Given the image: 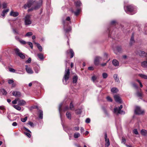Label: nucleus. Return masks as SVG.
<instances>
[{
  "mask_svg": "<svg viewBox=\"0 0 147 147\" xmlns=\"http://www.w3.org/2000/svg\"><path fill=\"white\" fill-rule=\"evenodd\" d=\"M42 0L38 1L36 0H27V2L24 5L23 8L30 9H37L40 8L42 4Z\"/></svg>",
  "mask_w": 147,
  "mask_h": 147,
  "instance_id": "obj_1",
  "label": "nucleus"
},
{
  "mask_svg": "<svg viewBox=\"0 0 147 147\" xmlns=\"http://www.w3.org/2000/svg\"><path fill=\"white\" fill-rule=\"evenodd\" d=\"M64 28L66 32H68L71 30L70 26L68 25L71 23V19L69 17H67L65 20H63Z\"/></svg>",
  "mask_w": 147,
  "mask_h": 147,
  "instance_id": "obj_2",
  "label": "nucleus"
},
{
  "mask_svg": "<svg viewBox=\"0 0 147 147\" xmlns=\"http://www.w3.org/2000/svg\"><path fill=\"white\" fill-rule=\"evenodd\" d=\"M66 62L67 63V61H66ZM67 63H66V67H67ZM70 75V71L69 68L67 69L66 68L65 72L62 81L63 83L64 84H67L68 82L67 81L68 80Z\"/></svg>",
  "mask_w": 147,
  "mask_h": 147,
  "instance_id": "obj_3",
  "label": "nucleus"
},
{
  "mask_svg": "<svg viewBox=\"0 0 147 147\" xmlns=\"http://www.w3.org/2000/svg\"><path fill=\"white\" fill-rule=\"evenodd\" d=\"M123 108L122 105H121L120 106L118 109L117 107L115 108L114 109L113 112L116 114H124L125 112L121 110V109Z\"/></svg>",
  "mask_w": 147,
  "mask_h": 147,
  "instance_id": "obj_4",
  "label": "nucleus"
},
{
  "mask_svg": "<svg viewBox=\"0 0 147 147\" xmlns=\"http://www.w3.org/2000/svg\"><path fill=\"white\" fill-rule=\"evenodd\" d=\"M30 18L31 15H27L25 17L24 20L25 24L26 26L29 25L32 23V21Z\"/></svg>",
  "mask_w": 147,
  "mask_h": 147,
  "instance_id": "obj_5",
  "label": "nucleus"
},
{
  "mask_svg": "<svg viewBox=\"0 0 147 147\" xmlns=\"http://www.w3.org/2000/svg\"><path fill=\"white\" fill-rule=\"evenodd\" d=\"M134 112L135 114L140 115L143 114L144 111V110H142L139 107L136 106L135 107Z\"/></svg>",
  "mask_w": 147,
  "mask_h": 147,
  "instance_id": "obj_6",
  "label": "nucleus"
},
{
  "mask_svg": "<svg viewBox=\"0 0 147 147\" xmlns=\"http://www.w3.org/2000/svg\"><path fill=\"white\" fill-rule=\"evenodd\" d=\"M14 51L16 54L19 56L21 58L23 59L25 58V56L24 54L20 52L18 49L16 48L15 49Z\"/></svg>",
  "mask_w": 147,
  "mask_h": 147,
  "instance_id": "obj_7",
  "label": "nucleus"
},
{
  "mask_svg": "<svg viewBox=\"0 0 147 147\" xmlns=\"http://www.w3.org/2000/svg\"><path fill=\"white\" fill-rule=\"evenodd\" d=\"M105 147H108L110 145V142L109 138H107V134L106 132L105 133Z\"/></svg>",
  "mask_w": 147,
  "mask_h": 147,
  "instance_id": "obj_8",
  "label": "nucleus"
},
{
  "mask_svg": "<svg viewBox=\"0 0 147 147\" xmlns=\"http://www.w3.org/2000/svg\"><path fill=\"white\" fill-rule=\"evenodd\" d=\"M101 58L98 56L96 57L94 60V64L96 65H98L100 61L101 60Z\"/></svg>",
  "mask_w": 147,
  "mask_h": 147,
  "instance_id": "obj_9",
  "label": "nucleus"
},
{
  "mask_svg": "<svg viewBox=\"0 0 147 147\" xmlns=\"http://www.w3.org/2000/svg\"><path fill=\"white\" fill-rule=\"evenodd\" d=\"M12 95L16 97H19L21 96V93L18 91H13L12 93Z\"/></svg>",
  "mask_w": 147,
  "mask_h": 147,
  "instance_id": "obj_10",
  "label": "nucleus"
},
{
  "mask_svg": "<svg viewBox=\"0 0 147 147\" xmlns=\"http://www.w3.org/2000/svg\"><path fill=\"white\" fill-rule=\"evenodd\" d=\"M125 12L129 15H133L136 12L135 10H125Z\"/></svg>",
  "mask_w": 147,
  "mask_h": 147,
  "instance_id": "obj_11",
  "label": "nucleus"
},
{
  "mask_svg": "<svg viewBox=\"0 0 147 147\" xmlns=\"http://www.w3.org/2000/svg\"><path fill=\"white\" fill-rule=\"evenodd\" d=\"M26 70L27 72L29 74H32L33 73V71L30 67H28L27 65L26 66Z\"/></svg>",
  "mask_w": 147,
  "mask_h": 147,
  "instance_id": "obj_12",
  "label": "nucleus"
},
{
  "mask_svg": "<svg viewBox=\"0 0 147 147\" xmlns=\"http://www.w3.org/2000/svg\"><path fill=\"white\" fill-rule=\"evenodd\" d=\"M114 98L116 102L121 103V100L120 97L118 95H116L114 96Z\"/></svg>",
  "mask_w": 147,
  "mask_h": 147,
  "instance_id": "obj_13",
  "label": "nucleus"
},
{
  "mask_svg": "<svg viewBox=\"0 0 147 147\" xmlns=\"http://www.w3.org/2000/svg\"><path fill=\"white\" fill-rule=\"evenodd\" d=\"M74 3L77 7H79L82 5V3L79 0L75 1Z\"/></svg>",
  "mask_w": 147,
  "mask_h": 147,
  "instance_id": "obj_14",
  "label": "nucleus"
},
{
  "mask_svg": "<svg viewBox=\"0 0 147 147\" xmlns=\"http://www.w3.org/2000/svg\"><path fill=\"white\" fill-rule=\"evenodd\" d=\"M11 16H13V17H16L18 16L19 15V13L17 12H14L13 11H11L10 13Z\"/></svg>",
  "mask_w": 147,
  "mask_h": 147,
  "instance_id": "obj_15",
  "label": "nucleus"
},
{
  "mask_svg": "<svg viewBox=\"0 0 147 147\" xmlns=\"http://www.w3.org/2000/svg\"><path fill=\"white\" fill-rule=\"evenodd\" d=\"M142 135L144 136H147V130L144 129H142L140 131Z\"/></svg>",
  "mask_w": 147,
  "mask_h": 147,
  "instance_id": "obj_16",
  "label": "nucleus"
},
{
  "mask_svg": "<svg viewBox=\"0 0 147 147\" xmlns=\"http://www.w3.org/2000/svg\"><path fill=\"white\" fill-rule=\"evenodd\" d=\"M26 104V102L23 100H20L18 102V104L20 106L24 105Z\"/></svg>",
  "mask_w": 147,
  "mask_h": 147,
  "instance_id": "obj_17",
  "label": "nucleus"
},
{
  "mask_svg": "<svg viewBox=\"0 0 147 147\" xmlns=\"http://www.w3.org/2000/svg\"><path fill=\"white\" fill-rule=\"evenodd\" d=\"M139 55L141 56H146L147 55V53L144 51H140L138 53Z\"/></svg>",
  "mask_w": 147,
  "mask_h": 147,
  "instance_id": "obj_18",
  "label": "nucleus"
},
{
  "mask_svg": "<svg viewBox=\"0 0 147 147\" xmlns=\"http://www.w3.org/2000/svg\"><path fill=\"white\" fill-rule=\"evenodd\" d=\"M112 63L113 65L115 66L119 65V63L117 60L115 59H113L112 61Z\"/></svg>",
  "mask_w": 147,
  "mask_h": 147,
  "instance_id": "obj_19",
  "label": "nucleus"
},
{
  "mask_svg": "<svg viewBox=\"0 0 147 147\" xmlns=\"http://www.w3.org/2000/svg\"><path fill=\"white\" fill-rule=\"evenodd\" d=\"M71 11L74 13V14L76 16H77L78 15L80 12V10H76V11H74V10H71Z\"/></svg>",
  "mask_w": 147,
  "mask_h": 147,
  "instance_id": "obj_20",
  "label": "nucleus"
},
{
  "mask_svg": "<svg viewBox=\"0 0 147 147\" xmlns=\"http://www.w3.org/2000/svg\"><path fill=\"white\" fill-rule=\"evenodd\" d=\"M78 79V77L77 76H75L73 78V83L74 84L76 83Z\"/></svg>",
  "mask_w": 147,
  "mask_h": 147,
  "instance_id": "obj_21",
  "label": "nucleus"
},
{
  "mask_svg": "<svg viewBox=\"0 0 147 147\" xmlns=\"http://www.w3.org/2000/svg\"><path fill=\"white\" fill-rule=\"evenodd\" d=\"M39 117L40 119H42L43 117V113L42 111L41 110H39Z\"/></svg>",
  "mask_w": 147,
  "mask_h": 147,
  "instance_id": "obj_22",
  "label": "nucleus"
},
{
  "mask_svg": "<svg viewBox=\"0 0 147 147\" xmlns=\"http://www.w3.org/2000/svg\"><path fill=\"white\" fill-rule=\"evenodd\" d=\"M134 42L135 40L134 39V34H133L131 36L130 39V44L131 45Z\"/></svg>",
  "mask_w": 147,
  "mask_h": 147,
  "instance_id": "obj_23",
  "label": "nucleus"
},
{
  "mask_svg": "<svg viewBox=\"0 0 147 147\" xmlns=\"http://www.w3.org/2000/svg\"><path fill=\"white\" fill-rule=\"evenodd\" d=\"M34 70L35 73H38L40 70V67L38 66L37 65L35 67Z\"/></svg>",
  "mask_w": 147,
  "mask_h": 147,
  "instance_id": "obj_24",
  "label": "nucleus"
},
{
  "mask_svg": "<svg viewBox=\"0 0 147 147\" xmlns=\"http://www.w3.org/2000/svg\"><path fill=\"white\" fill-rule=\"evenodd\" d=\"M66 115L67 118L69 119H71V115L70 113L68 112H67Z\"/></svg>",
  "mask_w": 147,
  "mask_h": 147,
  "instance_id": "obj_25",
  "label": "nucleus"
},
{
  "mask_svg": "<svg viewBox=\"0 0 147 147\" xmlns=\"http://www.w3.org/2000/svg\"><path fill=\"white\" fill-rule=\"evenodd\" d=\"M37 55L40 60H42L44 59V55L42 54L41 53H39Z\"/></svg>",
  "mask_w": 147,
  "mask_h": 147,
  "instance_id": "obj_26",
  "label": "nucleus"
},
{
  "mask_svg": "<svg viewBox=\"0 0 147 147\" xmlns=\"http://www.w3.org/2000/svg\"><path fill=\"white\" fill-rule=\"evenodd\" d=\"M113 77L116 82H119V81L118 78V76L117 74H114L113 76Z\"/></svg>",
  "mask_w": 147,
  "mask_h": 147,
  "instance_id": "obj_27",
  "label": "nucleus"
},
{
  "mask_svg": "<svg viewBox=\"0 0 147 147\" xmlns=\"http://www.w3.org/2000/svg\"><path fill=\"white\" fill-rule=\"evenodd\" d=\"M35 44L36 45V46L38 49L40 51H42V47L40 45L37 43H35Z\"/></svg>",
  "mask_w": 147,
  "mask_h": 147,
  "instance_id": "obj_28",
  "label": "nucleus"
},
{
  "mask_svg": "<svg viewBox=\"0 0 147 147\" xmlns=\"http://www.w3.org/2000/svg\"><path fill=\"white\" fill-rule=\"evenodd\" d=\"M118 91V89L116 88H113L111 89V91L113 93H116Z\"/></svg>",
  "mask_w": 147,
  "mask_h": 147,
  "instance_id": "obj_29",
  "label": "nucleus"
},
{
  "mask_svg": "<svg viewBox=\"0 0 147 147\" xmlns=\"http://www.w3.org/2000/svg\"><path fill=\"white\" fill-rule=\"evenodd\" d=\"M1 92L2 94L3 95H6L7 94L6 91L4 89H1Z\"/></svg>",
  "mask_w": 147,
  "mask_h": 147,
  "instance_id": "obj_30",
  "label": "nucleus"
},
{
  "mask_svg": "<svg viewBox=\"0 0 147 147\" xmlns=\"http://www.w3.org/2000/svg\"><path fill=\"white\" fill-rule=\"evenodd\" d=\"M138 75L144 79H147V76L142 74H139Z\"/></svg>",
  "mask_w": 147,
  "mask_h": 147,
  "instance_id": "obj_31",
  "label": "nucleus"
},
{
  "mask_svg": "<svg viewBox=\"0 0 147 147\" xmlns=\"http://www.w3.org/2000/svg\"><path fill=\"white\" fill-rule=\"evenodd\" d=\"M80 136V134L79 133H75L74 135V137L75 138H77Z\"/></svg>",
  "mask_w": 147,
  "mask_h": 147,
  "instance_id": "obj_32",
  "label": "nucleus"
},
{
  "mask_svg": "<svg viewBox=\"0 0 147 147\" xmlns=\"http://www.w3.org/2000/svg\"><path fill=\"white\" fill-rule=\"evenodd\" d=\"M142 66L144 67H147V61H144L142 63Z\"/></svg>",
  "mask_w": 147,
  "mask_h": 147,
  "instance_id": "obj_33",
  "label": "nucleus"
},
{
  "mask_svg": "<svg viewBox=\"0 0 147 147\" xmlns=\"http://www.w3.org/2000/svg\"><path fill=\"white\" fill-rule=\"evenodd\" d=\"M13 107H14V108H15V109H16L20 111L21 110V107L18 105H13Z\"/></svg>",
  "mask_w": 147,
  "mask_h": 147,
  "instance_id": "obj_34",
  "label": "nucleus"
},
{
  "mask_svg": "<svg viewBox=\"0 0 147 147\" xmlns=\"http://www.w3.org/2000/svg\"><path fill=\"white\" fill-rule=\"evenodd\" d=\"M9 10H4L2 14V16L4 17L5 15H6L7 12H8Z\"/></svg>",
  "mask_w": 147,
  "mask_h": 147,
  "instance_id": "obj_35",
  "label": "nucleus"
},
{
  "mask_svg": "<svg viewBox=\"0 0 147 147\" xmlns=\"http://www.w3.org/2000/svg\"><path fill=\"white\" fill-rule=\"evenodd\" d=\"M69 52H70V53L71 54V57H70V58H72L74 56V53L72 49H70L69 50Z\"/></svg>",
  "mask_w": 147,
  "mask_h": 147,
  "instance_id": "obj_36",
  "label": "nucleus"
},
{
  "mask_svg": "<svg viewBox=\"0 0 147 147\" xmlns=\"http://www.w3.org/2000/svg\"><path fill=\"white\" fill-rule=\"evenodd\" d=\"M127 9H133V6L132 5H128L126 6Z\"/></svg>",
  "mask_w": 147,
  "mask_h": 147,
  "instance_id": "obj_37",
  "label": "nucleus"
},
{
  "mask_svg": "<svg viewBox=\"0 0 147 147\" xmlns=\"http://www.w3.org/2000/svg\"><path fill=\"white\" fill-rule=\"evenodd\" d=\"M70 109L72 110L74 109V106L72 104V102H71L70 104L69 108Z\"/></svg>",
  "mask_w": 147,
  "mask_h": 147,
  "instance_id": "obj_38",
  "label": "nucleus"
},
{
  "mask_svg": "<svg viewBox=\"0 0 147 147\" xmlns=\"http://www.w3.org/2000/svg\"><path fill=\"white\" fill-rule=\"evenodd\" d=\"M82 113V110L81 109H78L76 110V113L77 114H80Z\"/></svg>",
  "mask_w": 147,
  "mask_h": 147,
  "instance_id": "obj_39",
  "label": "nucleus"
},
{
  "mask_svg": "<svg viewBox=\"0 0 147 147\" xmlns=\"http://www.w3.org/2000/svg\"><path fill=\"white\" fill-rule=\"evenodd\" d=\"M28 117H26L24 118H21V121L23 122H25L27 119Z\"/></svg>",
  "mask_w": 147,
  "mask_h": 147,
  "instance_id": "obj_40",
  "label": "nucleus"
},
{
  "mask_svg": "<svg viewBox=\"0 0 147 147\" xmlns=\"http://www.w3.org/2000/svg\"><path fill=\"white\" fill-rule=\"evenodd\" d=\"M32 32H29L26 34V35H25V36L29 37L30 36L32 35Z\"/></svg>",
  "mask_w": 147,
  "mask_h": 147,
  "instance_id": "obj_41",
  "label": "nucleus"
},
{
  "mask_svg": "<svg viewBox=\"0 0 147 147\" xmlns=\"http://www.w3.org/2000/svg\"><path fill=\"white\" fill-rule=\"evenodd\" d=\"M102 77L103 78L105 79L107 78L108 76L107 74L106 73H104L102 74Z\"/></svg>",
  "mask_w": 147,
  "mask_h": 147,
  "instance_id": "obj_42",
  "label": "nucleus"
},
{
  "mask_svg": "<svg viewBox=\"0 0 147 147\" xmlns=\"http://www.w3.org/2000/svg\"><path fill=\"white\" fill-rule=\"evenodd\" d=\"M0 109L2 111V113L3 114L5 111V109L4 107L3 106H0Z\"/></svg>",
  "mask_w": 147,
  "mask_h": 147,
  "instance_id": "obj_43",
  "label": "nucleus"
},
{
  "mask_svg": "<svg viewBox=\"0 0 147 147\" xmlns=\"http://www.w3.org/2000/svg\"><path fill=\"white\" fill-rule=\"evenodd\" d=\"M106 98L108 101L110 102H112V99L110 96H107Z\"/></svg>",
  "mask_w": 147,
  "mask_h": 147,
  "instance_id": "obj_44",
  "label": "nucleus"
},
{
  "mask_svg": "<svg viewBox=\"0 0 147 147\" xmlns=\"http://www.w3.org/2000/svg\"><path fill=\"white\" fill-rule=\"evenodd\" d=\"M14 82L13 80L11 79H9L8 80V83L9 84H12V83H14Z\"/></svg>",
  "mask_w": 147,
  "mask_h": 147,
  "instance_id": "obj_45",
  "label": "nucleus"
},
{
  "mask_svg": "<svg viewBox=\"0 0 147 147\" xmlns=\"http://www.w3.org/2000/svg\"><path fill=\"white\" fill-rule=\"evenodd\" d=\"M9 71L11 72L14 73L15 72V70L11 68H9Z\"/></svg>",
  "mask_w": 147,
  "mask_h": 147,
  "instance_id": "obj_46",
  "label": "nucleus"
},
{
  "mask_svg": "<svg viewBox=\"0 0 147 147\" xmlns=\"http://www.w3.org/2000/svg\"><path fill=\"white\" fill-rule=\"evenodd\" d=\"M133 133L135 134H136V135H137L138 134V132L137 131V129H134L133 130Z\"/></svg>",
  "mask_w": 147,
  "mask_h": 147,
  "instance_id": "obj_47",
  "label": "nucleus"
},
{
  "mask_svg": "<svg viewBox=\"0 0 147 147\" xmlns=\"http://www.w3.org/2000/svg\"><path fill=\"white\" fill-rule=\"evenodd\" d=\"M13 31L14 34H18L19 32L16 29H13Z\"/></svg>",
  "mask_w": 147,
  "mask_h": 147,
  "instance_id": "obj_48",
  "label": "nucleus"
},
{
  "mask_svg": "<svg viewBox=\"0 0 147 147\" xmlns=\"http://www.w3.org/2000/svg\"><path fill=\"white\" fill-rule=\"evenodd\" d=\"M96 78V77L95 76H93L92 77V80L94 82Z\"/></svg>",
  "mask_w": 147,
  "mask_h": 147,
  "instance_id": "obj_49",
  "label": "nucleus"
},
{
  "mask_svg": "<svg viewBox=\"0 0 147 147\" xmlns=\"http://www.w3.org/2000/svg\"><path fill=\"white\" fill-rule=\"evenodd\" d=\"M7 4L5 3H3L2 4V8L3 9H5L7 7Z\"/></svg>",
  "mask_w": 147,
  "mask_h": 147,
  "instance_id": "obj_50",
  "label": "nucleus"
},
{
  "mask_svg": "<svg viewBox=\"0 0 147 147\" xmlns=\"http://www.w3.org/2000/svg\"><path fill=\"white\" fill-rule=\"evenodd\" d=\"M31 61V59L30 58H29L26 61V63H30Z\"/></svg>",
  "mask_w": 147,
  "mask_h": 147,
  "instance_id": "obj_51",
  "label": "nucleus"
},
{
  "mask_svg": "<svg viewBox=\"0 0 147 147\" xmlns=\"http://www.w3.org/2000/svg\"><path fill=\"white\" fill-rule=\"evenodd\" d=\"M30 133H28L26 132H24L25 134L29 138H30L31 137V135Z\"/></svg>",
  "mask_w": 147,
  "mask_h": 147,
  "instance_id": "obj_52",
  "label": "nucleus"
},
{
  "mask_svg": "<svg viewBox=\"0 0 147 147\" xmlns=\"http://www.w3.org/2000/svg\"><path fill=\"white\" fill-rule=\"evenodd\" d=\"M28 124L32 127H33L34 126V124L32 122L29 121Z\"/></svg>",
  "mask_w": 147,
  "mask_h": 147,
  "instance_id": "obj_53",
  "label": "nucleus"
},
{
  "mask_svg": "<svg viewBox=\"0 0 147 147\" xmlns=\"http://www.w3.org/2000/svg\"><path fill=\"white\" fill-rule=\"evenodd\" d=\"M20 42L22 44L24 45L26 43V42L23 40H20Z\"/></svg>",
  "mask_w": 147,
  "mask_h": 147,
  "instance_id": "obj_54",
  "label": "nucleus"
},
{
  "mask_svg": "<svg viewBox=\"0 0 147 147\" xmlns=\"http://www.w3.org/2000/svg\"><path fill=\"white\" fill-rule=\"evenodd\" d=\"M62 105V103H61L59 105V109L60 113V112L61 110V108Z\"/></svg>",
  "mask_w": 147,
  "mask_h": 147,
  "instance_id": "obj_55",
  "label": "nucleus"
},
{
  "mask_svg": "<svg viewBox=\"0 0 147 147\" xmlns=\"http://www.w3.org/2000/svg\"><path fill=\"white\" fill-rule=\"evenodd\" d=\"M136 95L140 97H141L142 95V93H141L139 92H137Z\"/></svg>",
  "mask_w": 147,
  "mask_h": 147,
  "instance_id": "obj_56",
  "label": "nucleus"
},
{
  "mask_svg": "<svg viewBox=\"0 0 147 147\" xmlns=\"http://www.w3.org/2000/svg\"><path fill=\"white\" fill-rule=\"evenodd\" d=\"M28 43L29 45L30 46V47L31 48V49H32L33 48V45L32 44V42H28Z\"/></svg>",
  "mask_w": 147,
  "mask_h": 147,
  "instance_id": "obj_57",
  "label": "nucleus"
},
{
  "mask_svg": "<svg viewBox=\"0 0 147 147\" xmlns=\"http://www.w3.org/2000/svg\"><path fill=\"white\" fill-rule=\"evenodd\" d=\"M117 49L118 52H120L121 50V47H117Z\"/></svg>",
  "mask_w": 147,
  "mask_h": 147,
  "instance_id": "obj_58",
  "label": "nucleus"
},
{
  "mask_svg": "<svg viewBox=\"0 0 147 147\" xmlns=\"http://www.w3.org/2000/svg\"><path fill=\"white\" fill-rule=\"evenodd\" d=\"M90 122V119L89 118H87L86 120V122L87 123H89Z\"/></svg>",
  "mask_w": 147,
  "mask_h": 147,
  "instance_id": "obj_59",
  "label": "nucleus"
},
{
  "mask_svg": "<svg viewBox=\"0 0 147 147\" xmlns=\"http://www.w3.org/2000/svg\"><path fill=\"white\" fill-rule=\"evenodd\" d=\"M109 60V59L106 62V63H102V64H101V65L102 66H105L106 65V64H107V63L108 62V61Z\"/></svg>",
  "mask_w": 147,
  "mask_h": 147,
  "instance_id": "obj_60",
  "label": "nucleus"
},
{
  "mask_svg": "<svg viewBox=\"0 0 147 147\" xmlns=\"http://www.w3.org/2000/svg\"><path fill=\"white\" fill-rule=\"evenodd\" d=\"M12 125L13 126H16L17 125V123L16 122H14L12 124Z\"/></svg>",
  "mask_w": 147,
  "mask_h": 147,
  "instance_id": "obj_61",
  "label": "nucleus"
},
{
  "mask_svg": "<svg viewBox=\"0 0 147 147\" xmlns=\"http://www.w3.org/2000/svg\"><path fill=\"white\" fill-rule=\"evenodd\" d=\"M80 131L81 133L84 132V128L82 127H81L80 128Z\"/></svg>",
  "mask_w": 147,
  "mask_h": 147,
  "instance_id": "obj_62",
  "label": "nucleus"
},
{
  "mask_svg": "<svg viewBox=\"0 0 147 147\" xmlns=\"http://www.w3.org/2000/svg\"><path fill=\"white\" fill-rule=\"evenodd\" d=\"M116 23V22L115 20H113L112 21L111 23V25H113V24Z\"/></svg>",
  "mask_w": 147,
  "mask_h": 147,
  "instance_id": "obj_63",
  "label": "nucleus"
},
{
  "mask_svg": "<svg viewBox=\"0 0 147 147\" xmlns=\"http://www.w3.org/2000/svg\"><path fill=\"white\" fill-rule=\"evenodd\" d=\"M133 87H134L135 88H138V87L137 86L135 83L133 84Z\"/></svg>",
  "mask_w": 147,
  "mask_h": 147,
  "instance_id": "obj_64",
  "label": "nucleus"
}]
</instances>
